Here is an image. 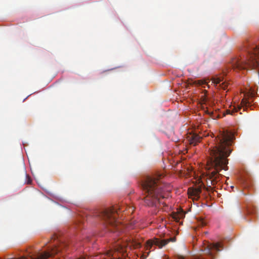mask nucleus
Wrapping results in <instances>:
<instances>
[{"label": "nucleus", "mask_w": 259, "mask_h": 259, "mask_svg": "<svg viewBox=\"0 0 259 259\" xmlns=\"http://www.w3.org/2000/svg\"><path fill=\"white\" fill-rule=\"evenodd\" d=\"M233 134L227 130L220 131L215 138V146L210 150V156L207 160L206 182L207 187L205 188L202 183L188 190L190 197L198 199L202 189H206L207 191L213 190L212 186L215 185L220 181L222 175L219 174L221 170H227L228 161L227 157L230 155L232 149L231 146L233 141Z\"/></svg>", "instance_id": "obj_1"}, {"label": "nucleus", "mask_w": 259, "mask_h": 259, "mask_svg": "<svg viewBox=\"0 0 259 259\" xmlns=\"http://www.w3.org/2000/svg\"><path fill=\"white\" fill-rule=\"evenodd\" d=\"M161 176L159 178L148 176L142 181L141 185L145 195L143 199L145 204L149 206L156 207L160 202V198H164V184L160 180Z\"/></svg>", "instance_id": "obj_2"}, {"label": "nucleus", "mask_w": 259, "mask_h": 259, "mask_svg": "<svg viewBox=\"0 0 259 259\" xmlns=\"http://www.w3.org/2000/svg\"><path fill=\"white\" fill-rule=\"evenodd\" d=\"M126 211L127 213H133L134 208L133 206L116 205L111 208L104 210H96L95 216L104 221V224L109 228V231L119 232L122 226L117 221L116 215L118 211L123 212Z\"/></svg>", "instance_id": "obj_3"}, {"label": "nucleus", "mask_w": 259, "mask_h": 259, "mask_svg": "<svg viewBox=\"0 0 259 259\" xmlns=\"http://www.w3.org/2000/svg\"><path fill=\"white\" fill-rule=\"evenodd\" d=\"M245 51L248 55L247 59L236 58L232 60L231 66L234 70H245L248 67L255 68L259 67V44L249 46Z\"/></svg>", "instance_id": "obj_4"}, {"label": "nucleus", "mask_w": 259, "mask_h": 259, "mask_svg": "<svg viewBox=\"0 0 259 259\" xmlns=\"http://www.w3.org/2000/svg\"><path fill=\"white\" fill-rule=\"evenodd\" d=\"M170 241H176V238L172 237L167 239H160L159 238H154L153 240H149L147 242L146 249H150L153 245H156L159 248L165 246Z\"/></svg>", "instance_id": "obj_5"}, {"label": "nucleus", "mask_w": 259, "mask_h": 259, "mask_svg": "<svg viewBox=\"0 0 259 259\" xmlns=\"http://www.w3.org/2000/svg\"><path fill=\"white\" fill-rule=\"evenodd\" d=\"M187 139L190 145L195 146L200 142L201 137L197 134L189 133L187 135Z\"/></svg>", "instance_id": "obj_6"}, {"label": "nucleus", "mask_w": 259, "mask_h": 259, "mask_svg": "<svg viewBox=\"0 0 259 259\" xmlns=\"http://www.w3.org/2000/svg\"><path fill=\"white\" fill-rule=\"evenodd\" d=\"M222 245L221 243L217 242V243H213L212 244H210L208 246V248L207 249V251L209 256L212 258H213V255L212 254V252L211 251V249L215 250L216 251H220V248L222 247Z\"/></svg>", "instance_id": "obj_7"}, {"label": "nucleus", "mask_w": 259, "mask_h": 259, "mask_svg": "<svg viewBox=\"0 0 259 259\" xmlns=\"http://www.w3.org/2000/svg\"><path fill=\"white\" fill-rule=\"evenodd\" d=\"M223 81L222 77H218L215 76L212 78V83L215 84V85H218L219 84L220 87L224 90H226L228 86V83L226 82H223L221 83Z\"/></svg>", "instance_id": "obj_8"}, {"label": "nucleus", "mask_w": 259, "mask_h": 259, "mask_svg": "<svg viewBox=\"0 0 259 259\" xmlns=\"http://www.w3.org/2000/svg\"><path fill=\"white\" fill-rule=\"evenodd\" d=\"M128 242L135 248H140L141 246V242L136 237L131 236Z\"/></svg>", "instance_id": "obj_9"}, {"label": "nucleus", "mask_w": 259, "mask_h": 259, "mask_svg": "<svg viewBox=\"0 0 259 259\" xmlns=\"http://www.w3.org/2000/svg\"><path fill=\"white\" fill-rule=\"evenodd\" d=\"M185 216V213L183 210L179 211L173 214L172 218L177 222H179L180 219H183Z\"/></svg>", "instance_id": "obj_10"}, {"label": "nucleus", "mask_w": 259, "mask_h": 259, "mask_svg": "<svg viewBox=\"0 0 259 259\" xmlns=\"http://www.w3.org/2000/svg\"><path fill=\"white\" fill-rule=\"evenodd\" d=\"M241 104L243 108H247L248 107L251 106V102L249 101V99L246 98H243L242 100Z\"/></svg>", "instance_id": "obj_11"}, {"label": "nucleus", "mask_w": 259, "mask_h": 259, "mask_svg": "<svg viewBox=\"0 0 259 259\" xmlns=\"http://www.w3.org/2000/svg\"><path fill=\"white\" fill-rule=\"evenodd\" d=\"M240 109H241V107H238V108H234L232 110H230L229 109H227L225 110V112H224L223 116H225L226 114L233 115V114L234 113L237 112Z\"/></svg>", "instance_id": "obj_12"}, {"label": "nucleus", "mask_w": 259, "mask_h": 259, "mask_svg": "<svg viewBox=\"0 0 259 259\" xmlns=\"http://www.w3.org/2000/svg\"><path fill=\"white\" fill-rule=\"evenodd\" d=\"M115 252L112 250H109L106 251V255L108 257H114Z\"/></svg>", "instance_id": "obj_13"}, {"label": "nucleus", "mask_w": 259, "mask_h": 259, "mask_svg": "<svg viewBox=\"0 0 259 259\" xmlns=\"http://www.w3.org/2000/svg\"><path fill=\"white\" fill-rule=\"evenodd\" d=\"M198 223H199V225L201 226H204L206 225V222L204 220H203L202 219H200L198 220Z\"/></svg>", "instance_id": "obj_14"}, {"label": "nucleus", "mask_w": 259, "mask_h": 259, "mask_svg": "<svg viewBox=\"0 0 259 259\" xmlns=\"http://www.w3.org/2000/svg\"><path fill=\"white\" fill-rule=\"evenodd\" d=\"M196 83L199 85L206 84L207 82L205 80H200L195 81Z\"/></svg>", "instance_id": "obj_15"}, {"label": "nucleus", "mask_w": 259, "mask_h": 259, "mask_svg": "<svg viewBox=\"0 0 259 259\" xmlns=\"http://www.w3.org/2000/svg\"><path fill=\"white\" fill-rule=\"evenodd\" d=\"M115 250H118L119 248L122 250V246L120 245L119 243L117 244L116 246H114Z\"/></svg>", "instance_id": "obj_16"}, {"label": "nucleus", "mask_w": 259, "mask_h": 259, "mask_svg": "<svg viewBox=\"0 0 259 259\" xmlns=\"http://www.w3.org/2000/svg\"><path fill=\"white\" fill-rule=\"evenodd\" d=\"M201 98L202 99L203 102L206 101V99L204 96H202Z\"/></svg>", "instance_id": "obj_17"}, {"label": "nucleus", "mask_w": 259, "mask_h": 259, "mask_svg": "<svg viewBox=\"0 0 259 259\" xmlns=\"http://www.w3.org/2000/svg\"><path fill=\"white\" fill-rule=\"evenodd\" d=\"M57 238V237L56 235H54V236H53L52 237L51 239H54V240H55Z\"/></svg>", "instance_id": "obj_18"}, {"label": "nucleus", "mask_w": 259, "mask_h": 259, "mask_svg": "<svg viewBox=\"0 0 259 259\" xmlns=\"http://www.w3.org/2000/svg\"><path fill=\"white\" fill-rule=\"evenodd\" d=\"M178 259H185L183 256H179Z\"/></svg>", "instance_id": "obj_19"}, {"label": "nucleus", "mask_w": 259, "mask_h": 259, "mask_svg": "<svg viewBox=\"0 0 259 259\" xmlns=\"http://www.w3.org/2000/svg\"><path fill=\"white\" fill-rule=\"evenodd\" d=\"M195 259H203V258L199 257V258H196Z\"/></svg>", "instance_id": "obj_20"}]
</instances>
